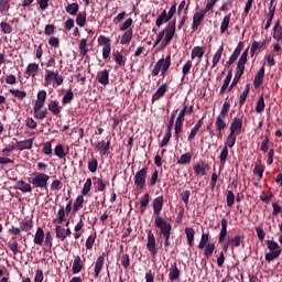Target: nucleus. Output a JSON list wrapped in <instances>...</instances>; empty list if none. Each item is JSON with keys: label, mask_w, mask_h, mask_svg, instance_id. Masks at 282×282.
<instances>
[{"label": "nucleus", "mask_w": 282, "mask_h": 282, "mask_svg": "<svg viewBox=\"0 0 282 282\" xmlns=\"http://www.w3.org/2000/svg\"><path fill=\"white\" fill-rule=\"evenodd\" d=\"M175 20L170 22L163 31H160L156 34V39L154 42V47H158L161 43L166 47V45H171L173 37L175 36Z\"/></svg>", "instance_id": "obj_1"}, {"label": "nucleus", "mask_w": 282, "mask_h": 282, "mask_svg": "<svg viewBox=\"0 0 282 282\" xmlns=\"http://www.w3.org/2000/svg\"><path fill=\"white\" fill-rule=\"evenodd\" d=\"M265 243L269 252L264 254V259L268 263H272V261L281 257L282 249L279 242L274 240H267Z\"/></svg>", "instance_id": "obj_2"}, {"label": "nucleus", "mask_w": 282, "mask_h": 282, "mask_svg": "<svg viewBox=\"0 0 282 282\" xmlns=\"http://www.w3.org/2000/svg\"><path fill=\"white\" fill-rule=\"evenodd\" d=\"M208 241H210V235L208 232H203L198 249L204 251V257H206V259H210L215 252V243Z\"/></svg>", "instance_id": "obj_3"}, {"label": "nucleus", "mask_w": 282, "mask_h": 282, "mask_svg": "<svg viewBox=\"0 0 282 282\" xmlns=\"http://www.w3.org/2000/svg\"><path fill=\"white\" fill-rule=\"evenodd\" d=\"M248 63V48H246L239 61H238V64H237V68H236V75H235V78L229 87V90L232 89V87H235L237 85V83H239V79L241 78V76H243V72L246 69V64Z\"/></svg>", "instance_id": "obj_4"}, {"label": "nucleus", "mask_w": 282, "mask_h": 282, "mask_svg": "<svg viewBox=\"0 0 282 282\" xmlns=\"http://www.w3.org/2000/svg\"><path fill=\"white\" fill-rule=\"evenodd\" d=\"M33 188H47V182H50V175L43 172H33L29 178Z\"/></svg>", "instance_id": "obj_5"}, {"label": "nucleus", "mask_w": 282, "mask_h": 282, "mask_svg": "<svg viewBox=\"0 0 282 282\" xmlns=\"http://www.w3.org/2000/svg\"><path fill=\"white\" fill-rule=\"evenodd\" d=\"M63 80L65 79L63 78V75L58 74V72L46 69L43 85L44 87H50V85L53 87H61V85H63Z\"/></svg>", "instance_id": "obj_6"}, {"label": "nucleus", "mask_w": 282, "mask_h": 282, "mask_svg": "<svg viewBox=\"0 0 282 282\" xmlns=\"http://www.w3.org/2000/svg\"><path fill=\"white\" fill-rule=\"evenodd\" d=\"M171 67V54H167L165 58L159 59L151 74L153 77L159 76L161 72V76H166V72H169V68Z\"/></svg>", "instance_id": "obj_7"}, {"label": "nucleus", "mask_w": 282, "mask_h": 282, "mask_svg": "<svg viewBox=\"0 0 282 282\" xmlns=\"http://www.w3.org/2000/svg\"><path fill=\"white\" fill-rule=\"evenodd\" d=\"M228 111H230V102L225 101L223 104L220 113L216 118L215 126H216L217 131H224V129H226V127H228V124L226 123V118H228Z\"/></svg>", "instance_id": "obj_8"}, {"label": "nucleus", "mask_w": 282, "mask_h": 282, "mask_svg": "<svg viewBox=\"0 0 282 282\" xmlns=\"http://www.w3.org/2000/svg\"><path fill=\"white\" fill-rule=\"evenodd\" d=\"M175 12H177V3L174 2L171 6L169 12H166V10H163L162 13L156 18V28H162L164 23H169L173 19V17H175Z\"/></svg>", "instance_id": "obj_9"}, {"label": "nucleus", "mask_w": 282, "mask_h": 282, "mask_svg": "<svg viewBox=\"0 0 282 282\" xmlns=\"http://www.w3.org/2000/svg\"><path fill=\"white\" fill-rule=\"evenodd\" d=\"M149 173V167H142L141 170H139L135 174H134V185L137 186V188H140V191H142V188H144V186H147V175Z\"/></svg>", "instance_id": "obj_10"}, {"label": "nucleus", "mask_w": 282, "mask_h": 282, "mask_svg": "<svg viewBox=\"0 0 282 282\" xmlns=\"http://www.w3.org/2000/svg\"><path fill=\"white\" fill-rule=\"evenodd\" d=\"M98 44L102 45V58L104 61H107L109 56H111V39L100 35L98 37Z\"/></svg>", "instance_id": "obj_11"}, {"label": "nucleus", "mask_w": 282, "mask_h": 282, "mask_svg": "<svg viewBox=\"0 0 282 282\" xmlns=\"http://www.w3.org/2000/svg\"><path fill=\"white\" fill-rule=\"evenodd\" d=\"M154 226H156V228H159V230H160L159 235H166L173 230V226L171 225V223L166 221L162 217L154 218Z\"/></svg>", "instance_id": "obj_12"}, {"label": "nucleus", "mask_w": 282, "mask_h": 282, "mask_svg": "<svg viewBox=\"0 0 282 282\" xmlns=\"http://www.w3.org/2000/svg\"><path fill=\"white\" fill-rule=\"evenodd\" d=\"M147 250L150 252L152 257L158 254V248L155 245V235L152 230L148 231V240H147Z\"/></svg>", "instance_id": "obj_13"}, {"label": "nucleus", "mask_w": 282, "mask_h": 282, "mask_svg": "<svg viewBox=\"0 0 282 282\" xmlns=\"http://www.w3.org/2000/svg\"><path fill=\"white\" fill-rule=\"evenodd\" d=\"M243 127V119L241 117H235L229 127V133L239 135L241 128Z\"/></svg>", "instance_id": "obj_14"}, {"label": "nucleus", "mask_w": 282, "mask_h": 282, "mask_svg": "<svg viewBox=\"0 0 282 282\" xmlns=\"http://www.w3.org/2000/svg\"><path fill=\"white\" fill-rule=\"evenodd\" d=\"M207 13L208 12L204 9H202L199 12L194 13L192 23L193 32H196V30H198L199 25H202V22L204 21V17H206Z\"/></svg>", "instance_id": "obj_15"}, {"label": "nucleus", "mask_w": 282, "mask_h": 282, "mask_svg": "<svg viewBox=\"0 0 282 282\" xmlns=\"http://www.w3.org/2000/svg\"><path fill=\"white\" fill-rule=\"evenodd\" d=\"M154 217H161L162 208H164V196H159L152 200Z\"/></svg>", "instance_id": "obj_16"}, {"label": "nucleus", "mask_w": 282, "mask_h": 282, "mask_svg": "<svg viewBox=\"0 0 282 282\" xmlns=\"http://www.w3.org/2000/svg\"><path fill=\"white\" fill-rule=\"evenodd\" d=\"M105 257L106 254L101 253L95 261V269H94L95 279H98V276H100V272H102V269L105 268Z\"/></svg>", "instance_id": "obj_17"}, {"label": "nucleus", "mask_w": 282, "mask_h": 282, "mask_svg": "<svg viewBox=\"0 0 282 282\" xmlns=\"http://www.w3.org/2000/svg\"><path fill=\"white\" fill-rule=\"evenodd\" d=\"M204 54H206V47H204V46H195V47L192 48L191 59L192 61L197 59L198 63H200L202 59L204 58Z\"/></svg>", "instance_id": "obj_18"}, {"label": "nucleus", "mask_w": 282, "mask_h": 282, "mask_svg": "<svg viewBox=\"0 0 282 282\" xmlns=\"http://www.w3.org/2000/svg\"><path fill=\"white\" fill-rule=\"evenodd\" d=\"M43 107L45 106L33 105V113L35 120H45V118H47V109H43Z\"/></svg>", "instance_id": "obj_19"}, {"label": "nucleus", "mask_w": 282, "mask_h": 282, "mask_svg": "<svg viewBox=\"0 0 282 282\" xmlns=\"http://www.w3.org/2000/svg\"><path fill=\"white\" fill-rule=\"evenodd\" d=\"M34 145V138L17 142L18 151H30Z\"/></svg>", "instance_id": "obj_20"}, {"label": "nucleus", "mask_w": 282, "mask_h": 282, "mask_svg": "<svg viewBox=\"0 0 282 282\" xmlns=\"http://www.w3.org/2000/svg\"><path fill=\"white\" fill-rule=\"evenodd\" d=\"M272 36H273L274 41H276L278 43H281V41H282L281 20H276V22L273 26Z\"/></svg>", "instance_id": "obj_21"}, {"label": "nucleus", "mask_w": 282, "mask_h": 282, "mask_svg": "<svg viewBox=\"0 0 282 282\" xmlns=\"http://www.w3.org/2000/svg\"><path fill=\"white\" fill-rule=\"evenodd\" d=\"M96 80L107 87L109 85V70L104 69L97 73Z\"/></svg>", "instance_id": "obj_22"}, {"label": "nucleus", "mask_w": 282, "mask_h": 282, "mask_svg": "<svg viewBox=\"0 0 282 282\" xmlns=\"http://www.w3.org/2000/svg\"><path fill=\"white\" fill-rule=\"evenodd\" d=\"M111 147V142L107 141H98L95 144V149L99 151L100 155H107L109 153V148Z\"/></svg>", "instance_id": "obj_23"}, {"label": "nucleus", "mask_w": 282, "mask_h": 282, "mask_svg": "<svg viewBox=\"0 0 282 282\" xmlns=\"http://www.w3.org/2000/svg\"><path fill=\"white\" fill-rule=\"evenodd\" d=\"M39 69H40L39 64L30 63L25 69V74L28 75V78H36L39 74Z\"/></svg>", "instance_id": "obj_24"}, {"label": "nucleus", "mask_w": 282, "mask_h": 282, "mask_svg": "<svg viewBox=\"0 0 282 282\" xmlns=\"http://www.w3.org/2000/svg\"><path fill=\"white\" fill-rule=\"evenodd\" d=\"M83 268H85V264H83V259L80 258V256H76L73 261V268H72L73 274L80 273L83 271Z\"/></svg>", "instance_id": "obj_25"}, {"label": "nucleus", "mask_w": 282, "mask_h": 282, "mask_svg": "<svg viewBox=\"0 0 282 282\" xmlns=\"http://www.w3.org/2000/svg\"><path fill=\"white\" fill-rule=\"evenodd\" d=\"M68 154L69 148L65 150V147H63V144H57L54 149V155H56V158H58L59 160L67 158Z\"/></svg>", "instance_id": "obj_26"}, {"label": "nucleus", "mask_w": 282, "mask_h": 282, "mask_svg": "<svg viewBox=\"0 0 282 282\" xmlns=\"http://www.w3.org/2000/svg\"><path fill=\"white\" fill-rule=\"evenodd\" d=\"M48 111H51L52 116H61L63 107L56 100H51L48 104Z\"/></svg>", "instance_id": "obj_27"}, {"label": "nucleus", "mask_w": 282, "mask_h": 282, "mask_svg": "<svg viewBox=\"0 0 282 282\" xmlns=\"http://www.w3.org/2000/svg\"><path fill=\"white\" fill-rule=\"evenodd\" d=\"M265 76V68L261 67L254 76L253 85L254 87H261L263 85V77Z\"/></svg>", "instance_id": "obj_28"}, {"label": "nucleus", "mask_w": 282, "mask_h": 282, "mask_svg": "<svg viewBox=\"0 0 282 282\" xmlns=\"http://www.w3.org/2000/svg\"><path fill=\"white\" fill-rule=\"evenodd\" d=\"M66 215L67 213L65 212V206H61L56 214V217L53 219V224H56V225L63 224V221H65L66 219Z\"/></svg>", "instance_id": "obj_29"}, {"label": "nucleus", "mask_w": 282, "mask_h": 282, "mask_svg": "<svg viewBox=\"0 0 282 282\" xmlns=\"http://www.w3.org/2000/svg\"><path fill=\"white\" fill-rule=\"evenodd\" d=\"M34 228V221L32 219H22L20 220V230L22 232H30Z\"/></svg>", "instance_id": "obj_30"}, {"label": "nucleus", "mask_w": 282, "mask_h": 282, "mask_svg": "<svg viewBox=\"0 0 282 282\" xmlns=\"http://www.w3.org/2000/svg\"><path fill=\"white\" fill-rule=\"evenodd\" d=\"M112 57H113L115 63L119 67H124V65L127 64V57H123L122 53H120L119 51H115L112 53Z\"/></svg>", "instance_id": "obj_31"}, {"label": "nucleus", "mask_w": 282, "mask_h": 282, "mask_svg": "<svg viewBox=\"0 0 282 282\" xmlns=\"http://www.w3.org/2000/svg\"><path fill=\"white\" fill-rule=\"evenodd\" d=\"M33 241L36 246H43V241H45V231L43 230V228L39 227L36 229Z\"/></svg>", "instance_id": "obj_32"}, {"label": "nucleus", "mask_w": 282, "mask_h": 282, "mask_svg": "<svg viewBox=\"0 0 282 282\" xmlns=\"http://www.w3.org/2000/svg\"><path fill=\"white\" fill-rule=\"evenodd\" d=\"M220 224H221V229L218 237L219 243H221V241L226 239V235H228V220L226 218H223Z\"/></svg>", "instance_id": "obj_33"}, {"label": "nucleus", "mask_w": 282, "mask_h": 282, "mask_svg": "<svg viewBox=\"0 0 282 282\" xmlns=\"http://www.w3.org/2000/svg\"><path fill=\"white\" fill-rule=\"evenodd\" d=\"M167 87L169 86L166 84L161 85L153 94L152 102H155V100H160V98H163L164 94H166Z\"/></svg>", "instance_id": "obj_34"}, {"label": "nucleus", "mask_w": 282, "mask_h": 282, "mask_svg": "<svg viewBox=\"0 0 282 282\" xmlns=\"http://www.w3.org/2000/svg\"><path fill=\"white\" fill-rule=\"evenodd\" d=\"M232 17L231 13H228L223 18L220 23V34H226L228 32V28H230V18Z\"/></svg>", "instance_id": "obj_35"}, {"label": "nucleus", "mask_w": 282, "mask_h": 282, "mask_svg": "<svg viewBox=\"0 0 282 282\" xmlns=\"http://www.w3.org/2000/svg\"><path fill=\"white\" fill-rule=\"evenodd\" d=\"M224 54V45L219 46L212 59V69H215V66L221 61V55Z\"/></svg>", "instance_id": "obj_36"}, {"label": "nucleus", "mask_w": 282, "mask_h": 282, "mask_svg": "<svg viewBox=\"0 0 282 282\" xmlns=\"http://www.w3.org/2000/svg\"><path fill=\"white\" fill-rule=\"evenodd\" d=\"M183 129H184V121L182 119H176L174 123V135L176 140H180V135H182Z\"/></svg>", "instance_id": "obj_37"}, {"label": "nucleus", "mask_w": 282, "mask_h": 282, "mask_svg": "<svg viewBox=\"0 0 282 282\" xmlns=\"http://www.w3.org/2000/svg\"><path fill=\"white\" fill-rule=\"evenodd\" d=\"M131 39H133V29H129L123 33V35L120 39V44L129 45L131 43Z\"/></svg>", "instance_id": "obj_38"}, {"label": "nucleus", "mask_w": 282, "mask_h": 282, "mask_svg": "<svg viewBox=\"0 0 282 282\" xmlns=\"http://www.w3.org/2000/svg\"><path fill=\"white\" fill-rule=\"evenodd\" d=\"M17 188L18 191H21L22 193H32V185L25 181H18L17 182Z\"/></svg>", "instance_id": "obj_39"}, {"label": "nucleus", "mask_w": 282, "mask_h": 282, "mask_svg": "<svg viewBox=\"0 0 282 282\" xmlns=\"http://www.w3.org/2000/svg\"><path fill=\"white\" fill-rule=\"evenodd\" d=\"M45 100H47V91L40 90L37 93V99L34 101L33 105L45 107Z\"/></svg>", "instance_id": "obj_40"}, {"label": "nucleus", "mask_w": 282, "mask_h": 282, "mask_svg": "<svg viewBox=\"0 0 282 282\" xmlns=\"http://www.w3.org/2000/svg\"><path fill=\"white\" fill-rule=\"evenodd\" d=\"M185 235H186V239H187V243H188L189 248H193V243L195 241V229H193L191 227H186Z\"/></svg>", "instance_id": "obj_41"}, {"label": "nucleus", "mask_w": 282, "mask_h": 282, "mask_svg": "<svg viewBox=\"0 0 282 282\" xmlns=\"http://www.w3.org/2000/svg\"><path fill=\"white\" fill-rule=\"evenodd\" d=\"M237 135L238 134H234L232 132H229V134L226 138L224 147H227V149H232V147L237 144Z\"/></svg>", "instance_id": "obj_42"}, {"label": "nucleus", "mask_w": 282, "mask_h": 282, "mask_svg": "<svg viewBox=\"0 0 282 282\" xmlns=\"http://www.w3.org/2000/svg\"><path fill=\"white\" fill-rule=\"evenodd\" d=\"M93 180L95 181L94 184L99 193H102L107 188V181L98 178L97 176H94Z\"/></svg>", "instance_id": "obj_43"}, {"label": "nucleus", "mask_w": 282, "mask_h": 282, "mask_svg": "<svg viewBox=\"0 0 282 282\" xmlns=\"http://www.w3.org/2000/svg\"><path fill=\"white\" fill-rule=\"evenodd\" d=\"M83 204H85V196L78 195L73 204L74 213H78V210H80V208H83Z\"/></svg>", "instance_id": "obj_44"}, {"label": "nucleus", "mask_w": 282, "mask_h": 282, "mask_svg": "<svg viewBox=\"0 0 282 282\" xmlns=\"http://www.w3.org/2000/svg\"><path fill=\"white\" fill-rule=\"evenodd\" d=\"M180 269H177V264H174V267H172L170 269V273H169V279L170 281H177V279H180Z\"/></svg>", "instance_id": "obj_45"}, {"label": "nucleus", "mask_w": 282, "mask_h": 282, "mask_svg": "<svg viewBox=\"0 0 282 282\" xmlns=\"http://www.w3.org/2000/svg\"><path fill=\"white\" fill-rule=\"evenodd\" d=\"M65 10L68 14H70V17H76V14H78V10H79L78 3H76V2L69 3L65 8Z\"/></svg>", "instance_id": "obj_46"}, {"label": "nucleus", "mask_w": 282, "mask_h": 282, "mask_svg": "<svg viewBox=\"0 0 282 282\" xmlns=\"http://www.w3.org/2000/svg\"><path fill=\"white\" fill-rule=\"evenodd\" d=\"M248 94H250V84H247L245 90L240 94V97H239L240 107H243V105H246V99L248 98Z\"/></svg>", "instance_id": "obj_47"}, {"label": "nucleus", "mask_w": 282, "mask_h": 282, "mask_svg": "<svg viewBox=\"0 0 282 282\" xmlns=\"http://www.w3.org/2000/svg\"><path fill=\"white\" fill-rule=\"evenodd\" d=\"M191 160H193V154L191 152L184 153L177 160V164H191Z\"/></svg>", "instance_id": "obj_48"}, {"label": "nucleus", "mask_w": 282, "mask_h": 282, "mask_svg": "<svg viewBox=\"0 0 282 282\" xmlns=\"http://www.w3.org/2000/svg\"><path fill=\"white\" fill-rule=\"evenodd\" d=\"M74 100V91L72 89H67L65 95L62 98L63 105H69Z\"/></svg>", "instance_id": "obj_49"}, {"label": "nucleus", "mask_w": 282, "mask_h": 282, "mask_svg": "<svg viewBox=\"0 0 282 282\" xmlns=\"http://www.w3.org/2000/svg\"><path fill=\"white\" fill-rule=\"evenodd\" d=\"M194 173L197 177H204L206 175V166L197 163L194 165Z\"/></svg>", "instance_id": "obj_50"}, {"label": "nucleus", "mask_w": 282, "mask_h": 282, "mask_svg": "<svg viewBox=\"0 0 282 282\" xmlns=\"http://www.w3.org/2000/svg\"><path fill=\"white\" fill-rule=\"evenodd\" d=\"M231 80H232V73L229 72L224 80L221 88H220V95L226 94V90L228 89V85H230Z\"/></svg>", "instance_id": "obj_51"}, {"label": "nucleus", "mask_w": 282, "mask_h": 282, "mask_svg": "<svg viewBox=\"0 0 282 282\" xmlns=\"http://www.w3.org/2000/svg\"><path fill=\"white\" fill-rule=\"evenodd\" d=\"M219 160H220V166L221 169H224V166H226V161L228 160V148L226 145H224L220 152Z\"/></svg>", "instance_id": "obj_52"}, {"label": "nucleus", "mask_w": 282, "mask_h": 282, "mask_svg": "<svg viewBox=\"0 0 282 282\" xmlns=\"http://www.w3.org/2000/svg\"><path fill=\"white\" fill-rule=\"evenodd\" d=\"M264 109H265V99H263V96H260L257 101L256 112L263 113Z\"/></svg>", "instance_id": "obj_53"}, {"label": "nucleus", "mask_w": 282, "mask_h": 282, "mask_svg": "<svg viewBox=\"0 0 282 282\" xmlns=\"http://www.w3.org/2000/svg\"><path fill=\"white\" fill-rule=\"evenodd\" d=\"M10 94L14 96V98H19V100H23L28 96V93L24 90H19V89H9Z\"/></svg>", "instance_id": "obj_54"}, {"label": "nucleus", "mask_w": 282, "mask_h": 282, "mask_svg": "<svg viewBox=\"0 0 282 282\" xmlns=\"http://www.w3.org/2000/svg\"><path fill=\"white\" fill-rule=\"evenodd\" d=\"M55 235L57 239H61V241H65V228H63L61 225H56Z\"/></svg>", "instance_id": "obj_55"}, {"label": "nucleus", "mask_w": 282, "mask_h": 282, "mask_svg": "<svg viewBox=\"0 0 282 282\" xmlns=\"http://www.w3.org/2000/svg\"><path fill=\"white\" fill-rule=\"evenodd\" d=\"M88 171H90V173H96V171H98V160L96 158H91L88 161Z\"/></svg>", "instance_id": "obj_56"}, {"label": "nucleus", "mask_w": 282, "mask_h": 282, "mask_svg": "<svg viewBox=\"0 0 282 282\" xmlns=\"http://www.w3.org/2000/svg\"><path fill=\"white\" fill-rule=\"evenodd\" d=\"M226 202L228 208H232V206H235V193L232 191L227 192Z\"/></svg>", "instance_id": "obj_57"}, {"label": "nucleus", "mask_w": 282, "mask_h": 282, "mask_svg": "<svg viewBox=\"0 0 282 282\" xmlns=\"http://www.w3.org/2000/svg\"><path fill=\"white\" fill-rule=\"evenodd\" d=\"M88 52L89 51L87 50V40H85V39L80 40V42H79L80 56H87Z\"/></svg>", "instance_id": "obj_58"}, {"label": "nucleus", "mask_w": 282, "mask_h": 282, "mask_svg": "<svg viewBox=\"0 0 282 282\" xmlns=\"http://www.w3.org/2000/svg\"><path fill=\"white\" fill-rule=\"evenodd\" d=\"M53 142H54V140L46 141L45 143H43L42 153H44V155H52V143Z\"/></svg>", "instance_id": "obj_59"}, {"label": "nucleus", "mask_w": 282, "mask_h": 282, "mask_svg": "<svg viewBox=\"0 0 282 282\" xmlns=\"http://www.w3.org/2000/svg\"><path fill=\"white\" fill-rule=\"evenodd\" d=\"M76 23L79 28H85V23H87V15L78 13L76 17Z\"/></svg>", "instance_id": "obj_60"}, {"label": "nucleus", "mask_w": 282, "mask_h": 282, "mask_svg": "<svg viewBox=\"0 0 282 282\" xmlns=\"http://www.w3.org/2000/svg\"><path fill=\"white\" fill-rule=\"evenodd\" d=\"M241 236H235L234 238L229 239V246H231V248H239V246H241Z\"/></svg>", "instance_id": "obj_61"}, {"label": "nucleus", "mask_w": 282, "mask_h": 282, "mask_svg": "<svg viewBox=\"0 0 282 282\" xmlns=\"http://www.w3.org/2000/svg\"><path fill=\"white\" fill-rule=\"evenodd\" d=\"M89 191H91V178L86 180L80 195H83L85 197V195L89 194Z\"/></svg>", "instance_id": "obj_62"}, {"label": "nucleus", "mask_w": 282, "mask_h": 282, "mask_svg": "<svg viewBox=\"0 0 282 282\" xmlns=\"http://www.w3.org/2000/svg\"><path fill=\"white\" fill-rule=\"evenodd\" d=\"M263 171H265L263 165L256 164V166L253 169V174L257 175L259 177V180H262L263 178Z\"/></svg>", "instance_id": "obj_63"}, {"label": "nucleus", "mask_w": 282, "mask_h": 282, "mask_svg": "<svg viewBox=\"0 0 282 282\" xmlns=\"http://www.w3.org/2000/svg\"><path fill=\"white\" fill-rule=\"evenodd\" d=\"M0 28L3 32V34H12V25H10L7 22H1L0 23Z\"/></svg>", "instance_id": "obj_64"}]
</instances>
